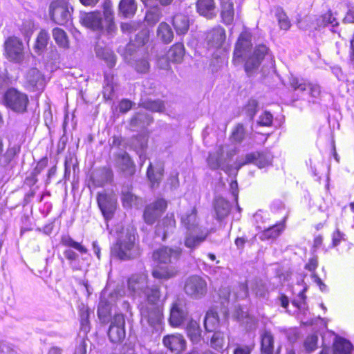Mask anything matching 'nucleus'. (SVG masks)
Masks as SVG:
<instances>
[{
	"label": "nucleus",
	"mask_w": 354,
	"mask_h": 354,
	"mask_svg": "<svg viewBox=\"0 0 354 354\" xmlns=\"http://www.w3.org/2000/svg\"><path fill=\"white\" fill-rule=\"evenodd\" d=\"M95 53L97 57L104 60L109 67L111 68L115 66V55L110 48L103 47L97 44L95 46Z\"/></svg>",
	"instance_id": "obj_29"
},
{
	"label": "nucleus",
	"mask_w": 354,
	"mask_h": 354,
	"mask_svg": "<svg viewBox=\"0 0 354 354\" xmlns=\"http://www.w3.org/2000/svg\"><path fill=\"white\" fill-rule=\"evenodd\" d=\"M272 118L273 117L270 113L264 111L260 115L258 123L260 125L268 127L272 124Z\"/></svg>",
	"instance_id": "obj_54"
},
{
	"label": "nucleus",
	"mask_w": 354,
	"mask_h": 354,
	"mask_svg": "<svg viewBox=\"0 0 354 354\" xmlns=\"http://www.w3.org/2000/svg\"><path fill=\"white\" fill-rule=\"evenodd\" d=\"M0 354H18V353L9 344L0 342Z\"/></svg>",
	"instance_id": "obj_59"
},
{
	"label": "nucleus",
	"mask_w": 354,
	"mask_h": 354,
	"mask_svg": "<svg viewBox=\"0 0 354 354\" xmlns=\"http://www.w3.org/2000/svg\"><path fill=\"white\" fill-rule=\"evenodd\" d=\"M318 337L315 334L308 336L304 342V347L308 352L314 351L317 347Z\"/></svg>",
	"instance_id": "obj_47"
},
{
	"label": "nucleus",
	"mask_w": 354,
	"mask_h": 354,
	"mask_svg": "<svg viewBox=\"0 0 354 354\" xmlns=\"http://www.w3.org/2000/svg\"><path fill=\"white\" fill-rule=\"evenodd\" d=\"M197 12L207 18L215 16V3L214 0H198L196 3Z\"/></svg>",
	"instance_id": "obj_27"
},
{
	"label": "nucleus",
	"mask_w": 354,
	"mask_h": 354,
	"mask_svg": "<svg viewBox=\"0 0 354 354\" xmlns=\"http://www.w3.org/2000/svg\"><path fill=\"white\" fill-rule=\"evenodd\" d=\"M158 37L164 43H170L174 38V32L169 24L161 22L157 29Z\"/></svg>",
	"instance_id": "obj_34"
},
{
	"label": "nucleus",
	"mask_w": 354,
	"mask_h": 354,
	"mask_svg": "<svg viewBox=\"0 0 354 354\" xmlns=\"http://www.w3.org/2000/svg\"><path fill=\"white\" fill-rule=\"evenodd\" d=\"M97 202L104 218L106 220L111 219L117 206V199L115 196L106 192L98 193Z\"/></svg>",
	"instance_id": "obj_9"
},
{
	"label": "nucleus",
	"mask_w": 354,
	"mask_h": 354,
	"mask_svg": "<svg viewBox=\"0 0 354 354\" xmlns=\"http://www.w3.org/2000/svg\"><path fill=\"white\" fill-rule=\"evenodd\" d=\"M226 39L225 30L221 26H216L210 30L206 37L207 42L209 48H220L223 45Z\"/></svg>",
	"instance_id": "obj_19"
},
{
	"label": "nucleus",
	"mask_w": 354,
	"mask_h": 354,
	"mask_svg": "<svg viewBox=\"0 0 354 354\" xmlns=\"http://www.w3.org/2000/svg\"><path fill=\"white\" fill-rule=\"evenodd\" d=\"M164 346L171 352L179 354L186 348V340L180 334L168 335L163 337Z\"/></svg>",
	"instance_id": "obj_18"
},
{
	"label": "nucleus",
	"mask_w": 354,
	"mask_h": 354,
	"mask_svg": "<svg viewBox=\"0 0 354 354\" xmlns=\"http://www.w3.org/2000/svg\"><path fill=\"white\" fill-rule=\"evenodd\" d=\"M115 295L107 294L106 291L101 293L97 309V315L100 319L105 318L110 313L111 306L115 302Z\"/></svg>",
	"instance_id": "obj_21"
},
{
	"label": "nucleus",
	"mask_w": 354,
	"mask_h": 354,
	"mask_svg": "<svg viewBox=\"0 0 354 354\" xmlns=\"http://www.w3.org/2000/svg\"><path fill=\"white\" fill-rule=\"evenodd\" d=\"M181 224L187 230L184 244L188 248H196L207 236V230L199 226L197 209L195 207L181 216Z\"/></svg>",
	"instance_id": "obj_2"
},
{
	"label": "nucleus",
	"mask_w": 354,
	"mask_h": 354,
	"mask_svg": "<svg viewBox=\"0 0 354 354\" xmlns=\"http://www.w3.org/2000/svg\"><path fill=\"white\" fill-rule=\"evenodd\" d=\"M73 8L65 0H55L50 5L49 12L51 19L59 25H65L71 18Z\"/></svg>",
	"instance_id": "obj_5"
},
{
	"label": "nucleus",
	"mask_w": 354,
	"mask_h": 354,
	"mask_svg": "<svg viewBox=\"0 0 354 354\" xmlns=\"http://www.w3.org/2000/svg\"><path fill=\"white\" fill-rule=\"evenodd\" d=\"M49 39V34L46 30H41L39 32L34 46L36 53L40 54L44 51L48 43Z\"/></svg>",
	"instance_id": "obj_38"
},
{
	"label": "nucleus",
	"mask_w": 354,
	"mask_h": 354,
	"mask_svg": "<svg viewBox=\"0 0 354 354\" xmlns=\"http://www.w3.org/2000/svg\"><path fill=\"white\" fill-rule=\"evenodd\" d=\"M317 26L318 27L325 26L328 24H332L333 26L337 25L335 18L332 17L330 11L319 16L316 19Z\"/></svg>",
	"instance_id": "obj_45"
},
{
	"label": "nucleus",
	"mask_w": 354,
	"mask_h": 354,
	"mask_svg": "<svg viewBox=\"0 0 354 354\" xmlns=\"http://www.w3.org/2000/svg\"><path fill=\"white\" fill-rule=\"evenodd\" d=\"M185 55L184 45L181 43H177L173 45L167 52V57L168 62H165V64H161V60L159 61L160 66L162 68L167 69L169 68V61L174 63H180Z\"/></svg>",
	"instance_id": "obj_24"
},
{
	"label": "nucleus",
	"mask_w": 354,
	"mask_h": 354,
	"mask_svg": "<svg viewBox=\"0 0 354 354\" xmlns=\"http://www.w3.org/2000/svg\"><path fill=\"white\" fill-rule=\"evenodd\" d=\"M184 290L192 299H201L207 292V281L200 276H190L185 281Z\"/></svg>",
	"instance_id": "obj_6"
},
{
	"label": "nucleus",
	"mask_w": 354,
	"mask_h": 354,
	"mask_svg": "<svg viewBox=\"0 0 354 354\" xmlns=\"http://www.w3.org/2000/svg\"><path fill=\"white\" fill-rule=\"evenodd\" d=\"M137 197L131 192L129 187H123L122 189V201L125 207H131L136 205Z\"/></svg>",
	"instance_id": "obj_41"
},
{
	"label": "nucleus",
	"mask_w": 354,
	"mask_h": 354,
	"mask_svg": "<svg viewBox=\"0 0 354 354\" xmlns=\"http://www.w3.org/2000/svg\"><path fill=\"white\" fill-rule=\"evenodd\" d=\"M135 241L134 234L127 232L118 239L117 243L112 248V253L120 259L133 258L138 254Z\"/></svg>",
	"instance_id": "obj_3"
},
{
	"label": "nucleus",
	"mask_w": 354,
	"mask_h": 354,
	"mask_svg": "<svg viewBox=\"0 0 354 354\" xmlns=\"http://www.w3.org/2000/svg\"><path fill=\"white\" fill-rule=\"evenodd\" d=\"M284 227L285 226L283 223H279L272 226L271 227L263 231L262 234V239L277 238L283 231Z\"/></svg>",
	"instance_id": "obj_43"
},
{
	"label": "nucleus",
	"mask_w": 354,
	"mask_h": 354,
	"mask_svg": "<svg viewBox=\"0 0 354 354\" xmlns=\"http://www.w3.org/2000/svg\"><path fill=\"white\" fill-rule=\"evenodd\" d=\"M5 105L17 113H24L28 104V95L16 88H10L4 94Z\"/></svg>",
	"instance_id": "obj_4"
},
{
	"label": "nucleus",
	"mask_w": 354,
	"mask_h": 354,
	"mask_svg": "<svg viewBox=\"0 0 354 354\" xmlns=\"http://www.w3.org/2000/svg\"><path fill=\"white\" fill-rule=\"evenodd\" d=\"M252 347L250 346H238L234 350V354H250Z\"/></svg>",
	"instance_id": "obj_64"
},
{
	"label": "nucleus",
	"mask_w": 354,
	"mask_h": 354,
	"mask_svg": "<svg viewBox=\"0 0 354 354\" xmlns=\"http://www.w3.org/2000/svg\"><path fill=\"white\" fill-rule=\"evenodd\" d=\"M245 136V130L242 124H238L234 129L232 135V139L237 142H241Z\"/></svg>",
	"instance_id": "obj_52"
},
{
	"label": "nucleus",
	"mask_w": 354,
	"mask_h": 354,
	"mask_svg": "<svg viewBox=\"0 0 354 354\" xmlns=\"http://www.w3.org/2000/svg\"><path fill=\"white\" fill-rule=\"evenodd\" d=\"M138 24L131 21L130 23H122L121 24V30L124 33H131L136 30Z\"/></svg>",
	"instance_id": "obj_58"
},
{
	"label": "nucleus",
	"mask_w": 354,
	"mask_h": 354,
	"mask_svg": "<svg viewBox=\"0 0 354 354\" xmlns=\"http://www.w3.org/2000/svg\"><path fill=\"white\" fill-rule=\"evenodd\" d=\"M275 17L277 19L278 25L281 29L288 30L290 28V21L281 8H277L276 9Z\"/></svg>",
	"instance_id": "obj_42"
},
{
	"label": "nucleus",
	"mask_w": 354,
	"mask_h": 354,
	"mask_svg": "<svg viewBox=\"0 0 354 354\" xmlns=\"http://www.w3.org/2000/svg\"><path fill=\"white\" fill-rule=\"evenodd\" d=\"M188 317V311L184 302L180 299L175 301L170 309L169 322L171 326H180Z\"/></svg>",
	"instance_id": "obj_13"
},
{
	"label": "nucleus",
	"mask_w": 354,
	"mask_h": 354,
	"mask_svg": "<svg viewBox=\"0 0 354 354\" xmlns=\"http://www.w3.org/2000/svg\"><path fill=\"white\" fill-rule=\"evenodd\" d=\"M81 23L86 27L93 30H102L103 19L101 14L99 12H88L81 15Z\"/></svg>",
	"instance_id": "obj_22"
},
{
	"label": "nucleus",
	"mask_w": 354,
	"mask_h": 354,
	"mask_svg": "<svg viewBox=\"0 0 354 354\" xmlns=\"http://www.w3.org/2000/svg\"><path fill=\"white\" fill-rule=\"evenodd\" d=\"M218 325V317L217 313L212 310L207 311L204 320V326L206 330L212 331Z\"/></svg>",
	"instance_id": "obj_40"
},
{
	"label": "nucleus",
	"mask_w": 354,
	"mask_h": 354,
	"mask_svg": "<svg viewBox=\"0 0 354 354\" xmlns=\"http://www.w3.org/2000/svg\"><path fill=\"white\" fill-rule=\"evenodd\" d=\"M187 335L193 344H198L201 340V330L197 322L190 320L186 327Z\"/></svg>",
	"instance_id": "obj_31"
},
{
	"label": "nucleus",
	"mask_w": 354,
	"mask_h": 354,
	"mask_svg": "<svg viewBox=\"0 0 354 354\" xmlns=\"http://www.w3.org/2000/svg\"><path fill=\"white\" fill-rule=\"evenodd\" d=\"M351 343L342 337H335L333 342V354H351Z\"/></svg>",
	"instance_id": "obj_32"
},
{
	"label": "nucleus",
	"mask_w": 354,
	"mask_h": 354,
	"mask_svg": "<svg viewBox=\"0 0 354 354\" xmlns=\"http://www.w3.org/2000/svg\"><path fill=\"white\" fill-rule=\"evenodd\" d=\"M290 84L295 91H305L308 88L310 96L314 98H317L321 93L318 85L309 84L304 80L299 79L296 77H291L290 78Z\"/></svg>",
	"instance_id": "obj_20"
},
{
	"label": "nucleus",
	"mask_w": 354,
	"mask_h": 354,
	"mask_svg": "<svg viewBox=\"0 0 354 354\" xmlns=\"http://www.w3.org/2000/svg\"><path fill=\"white\" fill-rule=\"evenodd\" d=\"M235 154L234 150H227L226 146H219L214 152L210 153L207 158V164L212 169L221 168L228 171L227 161Z\"/></svg>",
	"instance_id": "obj_7"
},
{
	"label": "nucleus",
	"mask_w": 354,
	"mask_h": 354,
	"mask_svg": "<svg viewBox=\"0 0 354 354\" xmlns=\"http://www.w3.org/2000/svg\"><path fill=\"white\" fill-rule=\"evenodd\" d=\"M258 106V103L255 100H249L245 109L246 111L248 114V115L251 118V119L253 118L254 115H255L257 112V108Z\"/></svg>",
	"instance_id": "obj_56"
},
{
	"label": "nucleus",
	"mask_w": 354,
	"mask_h": 354,
	"mask_svg": "<svg viewBox=\"0 0 354 354\" xmlns=\"http://www.w3.org/2000/svg\"><path fill=\"white\" fill-rule=\"evenodd\" d=\"M182 249L176 248L175 249L162 247L154 251L153 258L155 261L161 264L173 263L180 257Z\"/></svg>",
	"instance_id": "obj_14"
},
{
	"label": "nucleus",
	"mask_w": 354,
	"mask_h": 354,
	"mask_svg": "<svg viewBox=\"0 0 354 354\" xmlns=\"http://www.w3.org/2000/svg\"><path fill=\"white\" fill-rule=\"evenodd\" d=\"M52 33L54 40L60 48H68L69 47V40L64 30L55 28L53 30Z\"/></svg>",
	"instance_id": "obj_37"
},
{
	"label": "nucleus",
	"mask_w": 354,
	"mask_h": 354,
	"mask_svg": "<svg viewBox=\"0 0 354 354\" xmlns=\"http://www.w3.org/2000/svg\"><path fill=\"white\" fill-rule=\"evenodd\" d=\"M173 25L177 34L183 35L189 29V20L187 16L184 15H176L173 19Z\"/></svg>",
	"instance_id": "obj_35"
},
{
	"label": "nucleus",
	"mask_w": 354,
	"mask_h": 354,
	"mask_svg": "<svg viewBox=\"0 0 354 354\" xmlns=\"http://www.w3.org/2000/svg\"><path fill=\"white\" fill-rule=\"evenodd\" d=\"M89 316L90 310L88 308L82 306L80 309V325L81 330L86 333L90 330Z\"/></svg>",
	"instance_id": "obj_44"
},
{
	"label": "nucleus",
	"mask_w": 354,
	"mask_h": 354,
	"mask_svg": "<svg viewBox=\"0 0 354 354\" xmlns=\"http://www.w3.org/2000/svg\"><path fill=\"white\" fill-rule=\"evenodd\" d=\"M272 156L270 153H251L245 156L244 160H237L236 169L239 170L242 166L253 163L259 168H264L271 165Z\"/></svg>",
	"instance_id": "obj_12"
},
{
	"label": "nucleus",
	"mask_w": 354,
	"mask_h": 354,
	"mask_svg": "<svg viewBox=\"0 0 354 354\" xmlns=\"http://www.w3.org/2000/svg\"><path fill=\"white\" fill-rule=\"evenodd\" d=\"M163 174L162 169L160 168L156 173L153 171L151 164L150 163L147 169V176L152 183V186H155L156 184H158L161 180Z\"/></svg>",
	"instance_id": "obj_46"
},
{
	"label": "nucleus",
	"mask_w": 354,
	"mask_h": 354,
	"mask_svg": "<svg viewBox=\"0 0 354 354\" xmlns=\"http://www.w3.org/2000/svg\"><path fill=\"white\" fill-rule=\"evenodd\" d=\"M7 58L15 63H21L24 59V44L16 37H10L4 42Z\"/></svg>",
	"instance_id": "obj_8"
},
{
	"label": "nucleus",
	"mask_w": 354,
	"mask_h": 354,
	"mask_svg": "<svg viewBox=\"0 0 354 354\" xmlns=\"http://www.w3.org/2000/svg\"><path fill=\"white\" fill-rule=\"evenodd\" d=\"M136 69L139 73H146L149 68V62L145 59L138 60L136 64Z\"/></svg>",
	"instance_id": "obj_57"
},
{
	"label": "nucleus",
	"mask_w": 354,
	"mask_h": 354,
	"mask_svg": "<svg viewBox=\"0 0 354 354\" xmlns=\"http://www.w3.org/2000/svg\"><path fill=\"white\" fill-rule=\"evenodd\" d=\"M268 49L265 45L256 46L252 54H250L246 59L245 69L247 73L252 72L257 68L261 64L265 55L268 53Z\"/></svg>",
	"instance_id": "obj_16"
},
{
	"label": "nucleus",
	"mask_w": 354,
	"mask_h": 354,
	"mask_svg": "<svg viewBox=\"0 0 354 354\" xmlns=\"http://www.w3.org/2000/svg\"><path fill=\"white\" fill-rule=\"evenodd\" d=\"M143 106L152 111L160 112L164 109V104L160 100H148L143 103Z\"/></svg>",
	"instance_id": "obj_48"
},
{
	"label": "nucleus",
	"mask_w": 354,
	"mask_h": 354,
	"mask_svg": "<svg viewBox=\"0 0 354 354\" xmlns=\"http://www.w3.org/2000/svg\"><path fill=\"white\" fill-rule=\"evenodd\" d=\"M318 266V258L313 257L309 259L308 262L306 264L305 268L310 272H314Z\"/></svg>",
	"instance_id": "obj_62"
},
{
	"label": "nucleus",
	"mask_w": 354,
	"mask_h": 354,
	"mask_svg": "<svg viewBox=\"0 0 354 354\" xmlns=\"http://www.w3.org/2000/svg\"><path fill=\"white\" fill-rule=\"evenodd\" d=\"M115 162L117 167L122 171L126 172L128 175L134 174L133 163L126 152L118 154Z\"/></svg>",
	"instance_id": "obj_26"
},
{
	"label": "nucleus",
	"mask_w": 354,
	"mask_h": 354,
	"mask_svg": "<svg viewBox=\"0 0 354 354\" xmlns=\"http://www.w3.org/2000/svg\"><path fill=\"white\" fill-rule=\"evenodd\" d=\"M214 210L218 220L225 218L230 212V205L222 197H218L214 202Z\"/></svg>",
	"instance_id": "obj_30"
},
{
	"label": "nucleus",
	"mask_w": 354,
	"mask_h": 354,
	"mask_svg": "<svg viewBox=\"0 0 354 354\" xmlns=\"http://www.w3.org/2000/svg\"><path fill=\"white\" fill-rule=\"evenodd\" d=\"M221 16L224 24L230 25L234 16V3L232 0H221Z\"/></svg>",
	"instance_id": "obj_25"
},
{
	"label": "nucleus",
	"mask_w": 354,
	"mask_h": 354,
	"mask_svg": "<svg viewBox=\"0 0 354 354\" xmlns=\"http://www.w3.org/2000/svg\"><path fill=\"white\" fill-rule=\"evenodd\" d=\"M61 243L66 247L75 249L81 254H86L88 252V250L85 246H84L81 243L75 241L68 235H64L62 237Z\"/></svg>",
	"instance_id": "obj_39"
},
{
	"label": "nucleus",
	"mask_w": 354,
	"mask_h": 354,
	"mask_svg": "<svg viewBox=\"0 0 354 354\" xmlns=\"http://www.w3.org/2000/svg\"><path fill=\"white\" fill-rule=\"evenodd\" d=\"M177 272V269L173 266L157 267L153 270L152 276L158 279L167 280L174 277Z\"/></svg>",
	"instance_id": "obj_33"
},
{
	"label": "nucleus",
	"mask_w": 354,
	"mask_h": 354,
	"mask_svg": "<svg viewBox=\"0 0 354 354\" xmlns=\"http://www.w3.org/2000/svg\"><path fill=\"white\" fill-rule=\"evenodd\" d=\"M161 17V12L158 10L155 9L147 12L145 20L149 24L153 25L160 21Z\"/></svg>",
	"instance_id": "obj_49"
},
{
	"label": "nucleus",
	"mask_w": 354,
	"mask_h": 354,
	"mask_svg": "<svg viewBox=\"0 0 354 354\" xmlns=\"http://www.w3.org/2000/svg\"><path fill=\"white\" fill-rule=\"evenodd\" d=\"M103 15L104 17L103 21L113 20V9L109 1H106L103 5Z\"/></svg>",
	"instance_id": "obj_53"
},
{
	"label": "nucleus",
	"mask_w": 354,
	"mask_h": 354,
	"mask_svg": "<svg viewBox=\"0 0 354 354\" xmlns=\"http://www.w3.org/2000/svg\"><path fill=\"white\" fill-rule=\"evenodd\" d=\"M299 301L292 302V304L296 306L299 312L300 315H303L304 316H306L308 313V309L306 306V304L305 302V297L303 292H301L299 295Z\"/></svg>",
	"instance_id": "obj_51"
},
{
	"label": "nucleus",
	"mask_w": 354,
	"mask_h": 354,
	"mask_svg": "<svg viewBox=\"0 0 354 354\" xmlns=\"http://www.w3.org/2000/svg\"><path fill=\"white\" fill-rule=\"evenodd\" d=\"M175 227L176 221L174 214L167 215L156 226V234L164 241L167 236L174 231Z\"/></svg>",
	"instance_id": "obj_23"
},
{
	"label": "nucleus",
	"mask_w": 354,
	"mask_h": 354,
	"mask_svg": "<svg viewBox=\"0 0 354 354\" xmlns=\"http://www.w3.org/2000/svg\"><path fill=\"white\" fill-rule=\"evenodd\" d=\"M132 102L128 100H123L120 102L119 109L120 112L126 113L131 109Z\"/></svg>",
	"instance_id": "obj_63"
},
{
	"label": "nucleus",
	"mask_w": 354,
	"mask_h": 354,
	"mask_svg": "<svg viewBox=\"0 0 354 354\" xmlns=\"http://www.w3.org/2000/svg\"><path fill=\"white\" fill-rule=\"evenodd\" d=\"M137 10L135 0H121L119 4V12L125 17L134 15Z\"/></svg>",
	"instance_id": "obj_36"
},
{
	"label": "nucleus",
	"mask_w": 354,
	"mask_h": 354,
	"mask_svg": "<svg viewBox=\"0 0 354 354\" xmlns=\"http://www.w3.org/2000/svg\"><path fill=\"white\" fill-rule=\"evenodd\" d=\"M261 351L263 354H273L274 337L268 330H263L260 333Z\"/></svg>",
	"instance_id": "obj_28"
},
{
	"label": "nucleus",
	"mask_w": 354,
	"mask_h": 354,
	"mask_svg": "<svg viewBox=\"0 0 354 354\" xmlns=\"http://www.w3.org/2000/svg\"><path fill=\"white\" fill-rule=\"evenodd\" d=\"M103 26L104 28L102 30H104V31H106L109 35H112L116 30L113 20H110V21H103Z\"/></svg>",
	"instance_id": "obj_60"
},
{
	"label": "nucleus",
	"mask_w": 354,
	"mask_h": 354,
	"mask_svg": "<svg viewBox=\"0 0 354 354\" xmlns=\"http://www.w3.org/2000/svg\"><path fill=\"white\" fill-rule=\"evenodd\" d=\"M128 290L133 295L146 297V301L141 306V323L147 324L152 330L158 332L162 329L163 320L162 305L160 303V288L157 286H147V274H137L128 281Z\"/></svg>",
	"instance_id": "obj_1"
},
{
	"label": "nucleus",
	"mask_w": 354,
	"mask_h": 354,
	"mask_svg": "<svg viewBox=\"0 0 354 354\" xmlns=\"http://www.w3.org/2000/svg\"><path fill=\"white\" fill-rule=\"evenodd\" d=\"M64 255L66 259L70 261L71 264H72V263L76 261L79 257L78 254L70 248L64 252Z\"/></svg>",
	"instance_id": "obj_61"
},
{
	"label": "nucleus",
	"mask_w": 354,
	"mask_h": 354,
	"mask_svg": "<svg viewBox=\"0 0 354 354\" xmlns=\"http://www.w3.org/2000/svg\"><path fill=\"white\" fill-rule=\"evenodd\" d=\"M167 206V203L163 198H159L147 205L143 214L145 221L148 224H153L166 209Z\"/></svg>",
	"instance_id": "obj_15"
},
{
	"label": "nucleus",
	"mask_w": 354,
	"mask_h": 354,
	"mask_svg": "<svg viewBox=\"0 0 354 354\" xmlns=\"http://www.w3.org/2000/svg\"><path fill=\"white\" fill-rule=\"evenodd\" d=\"M25 85L30 90L42 89L44 86V77L36 68L28 69L24 74Z\"/></svg>",
	"instance_id": "obj_17"
},
{
	"label": "nucleus",
	"mask_w": 354,
	"mask_h": 354,
	"mask_svg": "<svg viewBox=\"0 0 354 354\" xmlns=\"http://www.w3.org/2000/svg\"><path fill=\"white\" fill-rule=\"evenodd\" d=\"M224 342L223 334L221 332H216L211 338V346L215 349H220L223 347Z\"/></svg>",
	"instance_id": "obj_50"
},
{
	"label": "nucleus",
	"mask_w": 354,
	"mask_h": 354,
	"mask_svg": "<svg viewBox=\"0 0 354 354\" xmlns=\"http://www.w3.org/2000/svg\"><path fill=\"white\" fill-rule=\"evenodd\" d=\"M345 234L339 229H337L332 234V246H337L341 241L345 240Z\"/></svg>",
	"instance_id": "obj_55"
},
{
	"label": "nucleus",
	"mask_w": 354,
	"mask_h": 354,
	"mask_svg": "<svg viewBox=\"0 0 354 354\" xmlns=\"http://www.w3.org/2000/svg\"><path fill=\"white\" fill-rule=\"evenodd\" d=\"M251 45L250 33L247 31H243L240 35L235 46L233 57L234 64H241L243 59L246 58Z\"/></svg>",
	"instance_id": "obj_11"
},
{
	"label": "nucleus",
	"mask_w": 354,
	"mask_h": 354,
	"mask_svg": "<svg viewBox=\"0 0 354 354\" xmlns=\"http://www.w3.org/2000/svg\"><path fill=\"white\" fill-rule=\"evenodd\" d=\"M124 325L125 320L123 315L117 314L113 317L108 333L112 342L120 343L124 339L126 335Z\"/></svg>",
	"instance_id": "obj_10"
}]
</instances>
